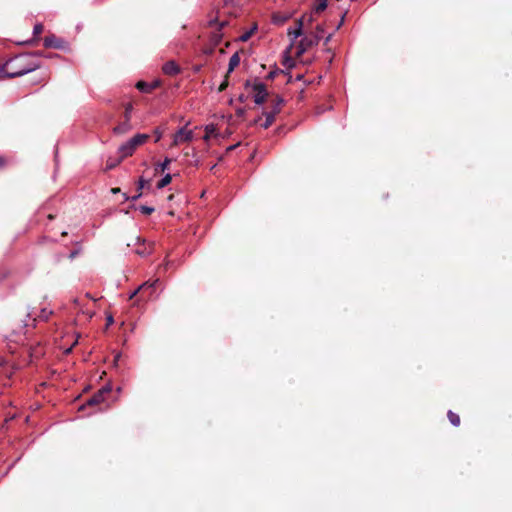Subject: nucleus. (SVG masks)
Returning a JSON list of instances; mask_svg holds the SVG:
<instances>
[{
	"instance_id": "nucleus-1",
	"label": "nucleus",
	"mask_w": 512,
	"mask_h": 512,
	"mask_svg": "<svg viewBox=\"0 0 512 512\" xmlns=\"http://www.w3.org/2000/svg\"><path fill=\"white\" fill-rule=\"evenodd\" d=\"M30 58L26 55H18L0 67V80L5 78H15L29 73L37 68V65L29 62Z\"/></svg>"
},
{
	"instance_id": "nucleus-2",
	"label": "nucleus",
	"mask_w": 512,
	"mask_h": 512,
	"mask_svg": "<svg viewBox=\"0 0 512 512\" xmlns=\"http://www.w3.org/2000/svg\"><path fill=\"white\" fill-rule=\"evenodd\" d=\"M148 139V134H136L134 137L122 144L118 149L121 159L131 156L136 148L144 144Z\"/></svg>"
},
{
	"instance_id": "nucleus-3",
	"label": "nucleus",
	"mask_w": 512,
	"mask_h": 512,
	"mask_svg": "<svg viewBox=\"0 0 512 512\" xmlns=\"http://www.w3.org/2000/svg\"><path fill=\"white\" fill-rule=\"evenodd\" d=\"M324 33V29L322 26L318 25L316 28V32L310 36H305L299 42L297 47V54L300 56L305 53L310 47L317 45L319 41L322 39Z\"/></svg>"
},
{
	"instance_id": "nucleus-4",
	"label": "nucleus",
	"mask_w": 512,
	"mask_h": 512,
	"mask_svg": "<svg viewBox=\"0 0 512 512\" xmlns=\"http://www.w3.org/2000/svg\"><path fill=\"white\" fill-rule=\"evenodd\" d=\"M194 138L193 130L187 129V125L179 128L173 135L171 146H179L183 143L190 142Z\"/></svg>"
},
{
	"instance_id": "nucleus-5",
	"label": "nucleus",
	"mask_w": 512,
	"mask_h": 512,
	"mask_svg": "<svg viewBox=\"0 0 512 512\" xmlns=\"http://www.w3.org/2000/svg\"><path fill=\"white\" fill-rule=\"evenodd\" d=\"M131 245L137 246L135 253L140 256H147L152 252V243L147 242L145 239H142L139 236L135 237L133 244L128 243V246Z\"/></svg>"
},
{
	"instance_id": "nucleus-6",
	"label": "nucleus",
	"mask_w": 512,
	"mask_h": 512,
	"mask_svg": "<svg viewBox=\"0 0 512 512\" xmlns=\"http://www.w3.org/2000/svg\"><path fill=\"white\" fill-rule=\"evenodd\" d=\"M252 91H253L254 102L256 104H263L266 101L268 93H267L266 87L263 83H261V82L255 83L252 87Z\"/></svg>"
},
{
	"instance_id": "nucleus-7",
	"label": "nucleus",
	"mask_w": 512,
	"mask_h": 512,
	"mask_svg": "<svg viewBox=\"0 0 512 512\" xmlns=\"http://www.w3.org/2000/svg\"><path fill=\"white\" fill-rule=\"evenodd\" d=\"M110 385L102 387L96 394H94L88 401L87 405H97L105 401L106 396L111 392Z\"/></svg>"
},
{
	"instance_id": "nucleus-8",
	"label": "nucleus",
	"mask_w": 512,
	"mask_h": 512,
	"mask_svg": "<svg viewBox=\"0 0 512 512\" xmlns=\"http://www.w3.org/2000/svg\"><path fill=\"white\" fill-rule=\"evenodd\" d=\"M159 280L156 279L152 282H145L143 283L141 286H139V288L137 290H135L131 295H130V299L134 298L139 292H142V296L141 297H144V294L145 292L149 291V297L152 295L154 289H155V286L158 284Z\"/></svg>"
},
{
	"instance_id": "nucleus-9",
	"label": "nucleus",
	"mask_w": 512,
	"mask_h": 512,
	"mask_svg": "<svg viewBox=\"0 0 512 512\" xmlns=\"http://www.w3.org/2000/svg\"><path fill=\"white\" fill-rule=\"evenodd\" d=\"M264 116H265L264 121H262V118H258L255 120V124L259 125L260 127L264 128V129H267L275 121L276 115L274 113H272L271 111H269V112H265Z\"/></svg>"
},
{
	"instance_id": "nucleus-10",
	"label": "nucleus",
	"mask_w": 512,
	"mask_h": 512,
	"mask_svg": "<svg viewBox=\"0 0 512 512\" xmlns=\"http://www.w3.org/2000/svg\"><path fill=\"white\" fill-rule=\"evenodd\" d=\"M303 26H304L303 18H300L297 20V24H296L295 28L288 29V36L291 38L292 41L296 40L298 37H300L302 35Z\"/></svg>"
},
{
	"instance_id": "nucleus-11",
	"label": "nucleus",
	"mask_w": 512,
	"mask_h": 512,
	"mask_svg": "<svg viewBox=\"0 0 512 512\" xmlns=\"http://www.w3.org/2000/svg\"><path fill=\"white\" fill-rule=\"evenodd\" d=\"M163 72L166 75L174 76L180 72V68L175 61H168L162 67Z\"/></svg>"
},
{
	"instance_id": "nucleus-12",
	"label": "nucleus",
	"mask_w": 512,
	"mask_h": 512,
	"mask_svg": "<svg viewBox=\"0 0 512 512\" xmlns=\"http://www.w3.org/2000/svg\"><path fill=\"white\" fill-rule=\"evenodd\" d=\"M44 46L45 47L60 48L62 45H61V40H59L55 36H51V37H46L44 39Z\"/></svg>"
},
{
	"instance_id": "nucleus-13",
	"label": "nucleus",
	"mask_w": 512,
	"mask_h": 512,
	"mask_svg": "<svg viewBox=\"0 0 512 512\" xmlns=\"http://www.w3.org/2000/svg\"><path fill=\"white\" fill-rule=\"evenodd\" d=\"M205 135L203 137L205 142H208L211 137L216 136V127L213 124L206 125L205 128Z\"/></svg>"
},
{
	"instance_id": "nucleus-14",
	"label": "nucleus",
	"mask_w": 512,
	"mask_h": 512,
	"mask_svg": "<svg viewBox=\"0 0 512 512\" xmlns=\"http://www.w3.org/2000/svg\"><path fill=\"white\" fill-rule=\"evenodd\" d=\"M290 18L289 15L275 13L272 16V21L274 24L282 25Z\"/></svg>"
},
{
	"instance_id": "nucleus-15",
	"label": "nucleus",
	"mask_w": 512,
	"mask_h": 512,
	"mask_svg": "<svg viewBox=\"0 0 512 512\" xmlns=\"http://www.w3.org/2000/svg\"><path fill=\"white\" fill-rule=\"evenodd\" d=\"M240 63V56L239 54L236 52L234 53L231 57H230V60H229V67H228V72H232Z\"/></svg>"
},
{
	"instance_id": "nucleus-16",
	"label": "nucleus",
	"mask_w": 512,
	"mask_h": 512,
	"mask_svg": "<svg viewBox=\"0 0 512 512\" xmlns=\"http://www.w3.org/2000/svg\"><path fill=\"white\" fill-rule=\"evenodd\" d=\"M130 129H131L130 123L128 121H125L124 123H122L114 128V133L125 134L128 131H130Z\"/></svg>"
},
{
	"instance_id": "nucleus-17",
	"label": "nucleus",
	"mask_w": 512,
	"mask_h": 512,
	"mask_svg": "<svg viewBox=\"0 0 512 512\" xmlns=\"http://www.w3.org/2000/svg\"><path fill=\"white\" fill-rule=\"evenodd\" d=\"M136 87L139 91L144 92V93H149L153 90V86H151V84L144 82V81H139L136 84Z\"/></svg>"
},
{
	"instance_id": "nucleus-18",
	"label": "nucleus",
	"mask_w": 512,
	"mask_h": 512,
	"mask_svg": "<svg viewBox=\"0 0 512 512\" xmlns=\"http://www.w3.org/2000/svg\"><path fill=\"white\" fill-rule=\"evenodd\" d=\"M283 104V99L279 96H276L273 100V107L271 112L277 115L280 112L281 106Z\"/></svg>"
},
{
	"instance_id": "nucleus-19",
	"label": "nucleus",
	"mask_w": 512,
	"mask_h": 512,
	"mask_svg": "<svg viewBox=\"0 0 512 512\" xmlns=\"http://www.w3.org/2000/svg\"><path fill=\"white\" fill-rule=\"evenodd\" d=\"M448 419L449 421L451 422L452 425L454 426H459L460 424V417L458 414L452 412V411H449L448 412Z\"/></svg>"
},
{
	"instance_id": "nucleus-20",
	"label": "nucleus",
	"mask_w": 512,
	"mask_h": 512,
	"mask_svg": "<svg viewBox=\"0 0 512 512\" xmlns=\"http://www.w3.org/2000/svg\"><path fill=\"white\" fill-rule=\"evenodd\" d=\"M172 180V177L170 174H166L158 183H157V188L158 189H162L164 188L165 186H167Z\"/></svg>"
},
{
	"instance_id": "nucleus-21",
	"label": "nucleus",
	"mask_w": 512,
	"mask_h": 512,
	"mask_svg": "<svg viewBox=\"0 0 512 512\" xmlns=\"http://www.w3.org/2000/svg\"><path fill=\"white\" fill-rule=\"evenodd\" d=\"M316 1H317V4L314 7V11L316 13H320V12L324 11L327 7V0H316Z\"/></svg>"
},
{
	"instance_id": "nucleus-22",
	"label": "nucleus",
	"mask_w": 512,
	"mask_h": 512,
	"mask_svg": "<svg viewBox=\"0 0 512 512\" xmlns=\"http://www.w3.org/2000/svg\"><path fill=\"white\" fill-rule=\"evenodd\" d=\"M139 211L145 215H150L154 212V208L146 205L139 206Z\"/></svg>"
},
{
	"instance_id": "nucleus-23",
	"label": "nucleus",
	"mask_w": 512,
	"mask_h": 512,
	"mask_svg": "<svg viewBox=\"0 0 512 512\" xmlns=\"http://www.w3.org/2000/svg\"><path fill=\"white\" fill-rule=\"evenodd\" d=\"M132 109H133L132 104L129 103L126 105L125 114H124L125 121H128V122L130 121Z\"/></svg>"
},
{
	"instance_id": "nucleus-24",
	"label": "nucleus",
	"mask_w": 512,
	"mask_h": 512,
	"mask_svg": "<svg viewBox=\"0 0 512 512\" xmlns=\"http://www.w3.org/2000/svg\"><path fill=\"white\" fill-rule=\"evenodd\" d=\"M123 159H121V157L117 160H113V161H107V169H113L114 167H116Z\"/></svg>"
},
{
	"instance_id": "nucleus-25",
	"label": "nucleus",
	"mask_w": 512,
	"mask_h": 512,
	"mask_svg": "<svg viewBox=\"0 0 512 512\" xmlns=\"http://www.w3.org/2000/svg\"><path fill=\"white\" fill-rule=\"evenodd\" d=\"M217 23L219 24L220 28H223L227 24L226 21L219 22L217 18H213V19L209 20V25H211V26L214 24H217Z\"/></svg>"
},
{
	"instance_id": "nucleus-26",
	"label": "nucleus",
	"mask_w": 512,
	"mask_h": 512,
	"mask_svg": "<svg viewBox=\"0 0 512 512\" xmlns=\"http://www.w3.org/2000/svg\"><path fill=\"white\" fill-rule=\"evenodd\" d=\"M170 163H171V160H170V159H168V158H166V159H165V160H164V161L159 165L160 170H161L162 172H164V171L168 168V166H169V164H170Z\"/></svg>"
},
{
	"instance_id": "nucleus-27",
	"label": "nucleus",
	"mask_w": 512,
	"mask_h": 512,
	"mask_svg": "<svg viewBox=\"0 0 512 512\" xmlns=\"http://www.w3.org/2000/svg\"><path fill=\"white\" fill-rule=\"evenodd\" d=\"M154 134H155V142H158L163 136V131L160 130L159 128H157V129H155Z\"/></svg>"
},
{
	"instance_id": "nucleus-28",
	"label": "nucleus",
	"mask_w": 512,
	"mask_h": 512,
	"mask_svg": "<svg viewBox=\"0 0 512 512\" xmlns=\"http://www.w3.org/2000/svg\"><path fill=\"white\" fill-rule=\"evenodd\" d=\"M43 31V26L41 24H37L34 26V33L40 34Z\"/></svg>"
},
{
	"instance_id": "nucleus-29",
	"label": "nucleus",
	"mask_w": 512,
	"mask_h": 512,
	"mask_svg": "<svg viewBox=\"0 0 512 512\" xmlns=\"http://www.w3.org/2000/svg\"><path fill=\"white\" fill-rule=\"evenodd\" d=\"M147 183V181H145L142 177L139 179V182H138V185H139V189H142L144 188L145 184Z\"/></svg>"
},
{
	"instance_id": "nucleus-30",
	"label": "nucleus",
	"mask_w": 512,
	"mask_h": 512,
	"mask_svg": "<svg viewBox=\"0 0 512 512\" xmlns=\"http://www.w3.org/2000/svg\"><path fill=\"white\" fill-rule=\"evenodd\" d=\"M251 33H245L244 35L241 36V40L242 41H247L250 37Z\"/></svg>"
},
{
	"instance_id": "nucleus-31",
	"label": "nucleus",
	"mask_w": 512,
	"mask_h": 512,
	"mask_svg": "<svg viewBox=\"0 0 512 512\" xmlns=\"http://www.w3.org/2000/svg\"><path fill=\"white\" fill-rule=\"evenodd\" d=\"M112 323H113V317H112L111 315H109V316L107 317V324H108V325H110V324H112Z\"/></svg>"
},
{
	"instance_id": "nucleus-32",
	"label": "nucleus",
	"mask_w": 512,
	"mask_h": 512,
	"mask_svg": "<svg viewBox=\"0 0 512 512\" xmlns=\"http://www.w3.org/2000/svg\"><path fill=\"white\" fill-rule=\"evenodd\" d=\"M150 84H151V86H153V89H155L159 85V83L157 81L152 82Z\"/></svg>"
},
{
	"instance_id": "nucleus-33",
	"label": "nucleus",
	"mask_w": 512,
	"mask_h": 512,
	"mask_svg": "<svg viewBox=\"0 0 512 512\" xmlns=\"http://www.w3.org/2000/svg\"><path fill=\"white\" fill-rule=\"evenodd\" d=\"M5 164V160L2 156H0V167Z\"/></svg>"
},
{
	"instance_id": "nucleus-34",
	"label": "nucleus",
	"mask_w": 512,
	"mask_h": 512,
	"mask_svg": "<svg viewBox=\"0 0 512 512\" xmlns=\"http://www.w3.org/2000/svg\"><path fill=\"white\" fill-rule=\"evenodd\" d=\"M234 0H225V4L228 5L229 3H233Z\"/></svg>"
},
{
	"instance_id": "nucleus-35",
	"label": "nucleus",
	"mask_w": 512,
	"mask_h": 512,
	"mask_svg": "<svg viewBox=\"0 0 512 512\" xmlns=\"http://www.w3.org/2000/svg\"><path fill=\"white\" fill-rule=\"evenodd\" d=\"M118 191H119V188H113V189H112V192H113V193H117Z\"/></svg>"
},
{
	"instance_id": "nucleus-36",
	"label": "nucleus",
	"mask_w": 512,
	"mask_h": 512,
	"mask_svg": "<svg viewBox=\"0 0 512 512\" xmlns=\"http://www.w3.org/2000/svg\"><path fill=\"white\" fill-rule=\"evenodd\" d=\"M234 147H235V146H230V147H228V149H227V150H228V151H231V150H233V149H234Z\"/></svg>"
},
{
	"instance_id": "nucleus-37",
	"label": "nucleus",
	"mask_w": 512,
	"mask_h": 512,
	"mask_svg": "<svg viewBox=\"0 0 512 512\" xmlns=\"http://www.w3.org/2000/svg\"><path fill=\"white\" fill-rule=\"evenodd\" d=\"M140 196H141V194H138V195L134 196V197H133V199H137V198H139Z\"/></svg>"
}]
</instances>
